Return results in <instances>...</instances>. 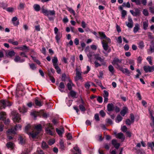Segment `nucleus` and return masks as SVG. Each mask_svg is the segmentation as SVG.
Segmentation results:
<instances>
[{
    "label": "nucleus",
    "mask_w": 154,
    "mask_h": 154,
    "mask_svg": "<svg viewBox=\"0 0 154 154\" xmlns=\"http://www.w3.org/2000/svg\"><path fill=\"white\" fill-rule=\"evenodd\" d=\"M42 128L41 125L40 124L35 126L34 128L33 126L28 124L26 126L25 130L27 134L34 138L39 133Z\"/></svg>",
    "instance_id": "f257e3e1"
},
{
    "label": "nucleus",
    "mask_w": 154,
    "mask_h": 154,
    "mask_svg": "<svg viewBox=\"0 0 154 154\" xmlns=\"http://www.w3.org/2000/svg\"><path fill=\"white\" fill-rule=\"evenodd\" d=\"M42 12L44 15L48 17V19L50 20H53L52 17H50V16H54L55 14V12L54 10H48L45 9L44 7L42 8Z\"/></svg>",
    "instance_id": "f03ea898"
},
{
    "label": "nucleus",
    "mask_w": 154,
    "mask_h": 154,
    "mask_svg": "<svg viewBox=\"0 0 154 154\" xmlns=\"http://www.w3.org/2000/svg\"><path fill=\"white\" fill-rule=\"evenodd\" d=\"M12 103L8 100H1L0 101V109H5L6 106H10Z\"/></svg>",
    "instance_id": "7ed1b4c3"
},
{
    "label": "nucleus",
    "mask_w": 154,
    "mask_h": 154,
    "mask_svg": "<svg viewBox=\"0 0 154 154\" xmlns=\"http://www.w3.org/2000/svg\"><path fill=\"white\" fill-rule=\"evenodd\" d=\"M45 131L47 134L53 136L54 135L55 131L53 126L50 123L47 125Z\"/></svg>",
    "instance_id": "20e7f679"
},
{
    "label": "nucleus",
    "mask_w": 154,
    "mask_h": 154,
    "mask_svg": "<svg viewBox=\"0 0 154 154\" xmlns=\"http://www.w3.org/2000/svg\"><path fill=\"white\" fill-rule=\"evenodd\" d=\"M122 60L121 59H119L117 57H115L113 59L112 61V64L113 66H116V68L118 69H119L120 67H121L119 64L122 63Z\"/></svg>",
    "instance_id": "39448f33"
},
{
    "label": "nucleus",
    "mask_w": 154,
    "mask_h": 154,
    "mask_svg": "<svg viewBox=\"0 0 154 154\" xmlns=\"http://www.w3.org/2000/svg\"><path fill=\"white\" fill-rule=\"evenodd\" d=\"M76 76L75 77V79L76 81H78L80 79H82V73L81 71L79 69L77 68L76 69Z\"/></svg>",
    "instance_id": "423d86ee"
},
{
    "label": "nucleus",
    "mask_w": 154,
    "mask_h": 154,
    "mask_svg": "<svg viewBox=\"0 0 154 154\" xmlns=\"http://www.w3.org/2000/svg\"><path fill=\"white\" fill-rule=\"evenodd\" d=\"M13 114L12 118L14 122H19L20 119V115L16 112L13 111Z\"/></svg>",
    "instance_id": "0eeeda50"
},
{
    "label": "nucleus",
    "mask_w": 154,
    "mask_h": 154,
    "mask_svg": "<svg viewBox=\"0 0 154 154\" xmlns=\"http://www.w3.org/2000/svg\"><path fill=\"white\" fill-rule=\"evenodd\" d=\"M21 126L20 124L17 125L14 127H12L11 129H9L8 133L16 134V131L20 129Z\"/></svg>",
    "instance_id": "6e6552de"
},
{
    "label": "nucleus",
    "mask_w": 154,
    "mask_h": 154,
    "mask_svg": "<svg viewBox=\"0 0 154 154\" xmlns=\"http://www.w3.org/2000/svg\"><path fill=\"white\" fill-rule=\"evenodd\" d=\"M131 13L134 17L140 16L141 14V10L140 8H135L134 11L132 10H130Z\"/></svg>",
    "instance_id": "1a4fd4ad"
},
{
    "label": "nucleus",
    "mask_w": 154,
    "mask_h": 154,
    "mask_svg": "<svg viewBox=\"0 0 154 154\" xmlns=\"http://www.w3.org/2000/svg\"><path fill=\"white\" fill-rule=\"evenodd\" d=\"M143 69L146 72H152L154 71V66H145L143 67Z\"/></svg>",
    "instance_id": "9d476101"
},
{
    "label": "nucleus",
    "mask_w": 154,
    "mask_h": 154,
    "mask_svg": "<svg viewBox=\"0 0 154 154\" xmlns=\"http://www.w3.org/2000/svg\"><path fill=\"white\" fill-rule=\"evenodd\" d=\"M94 58L97 60H98L102 63V65H105L106 62H104V58H102L99 54H96L94 55Z\"/></svg>",
    "instance_id": "9b49d317"
},
{
    "label": "nucleus",
    "mask_w": 154,
    "mask_h": 154,
    "mask_svg": "<svg viewBox=\"0 0 154 154\" xmlns=\"http://www.w3.org/2000/svg\"><path fill=\"white\" fill-rule=\"evenodd\" d=\"M128 22H125V23L126 26L129 28H131L133 26V22L132 18L130 17H128Z\"/></svg>",
    "instance_id": "f8f14e48"
},
{
    "label": "nucleus",
    "mask_w": 154,
    "mask_h": 154,
    "mask_svg": "<svg viewBox=\"0 0 154 154\" xmlns=\"http://www.w3.org/2000/svg\"><path fill=\"white\" fill-rule=\"evenodd\" d=\"M119 69L123 73L125 74L126 75L129 76L130 74V71L127 68H123L122 67H120Z\"/></svg>",
    "instance_id": "ddd939ff"
},
{
    "label": "nucleus",
    "mask_w": 154,
    "mask_h": 154,
    "mask_svg": "<svg viewBox=\"0 0 154 154\" xmlns=\"http://www.w3.org/2000/svg\"><path fill=\"white\" fill-rule=\"evenodd\" d=\"M35 103L36 106L39 107L42 106L43 104L42 102L41 101V100L37 97L35 98Z\"/></svg>",
    "instance_id": "4468645a"
},
{
    "label": "nucleus",
    "mask_w": 154,
    "mask_h": 154,
    "mask_svg": "<svg viewBox=\"0 0 154 154\" xmlns=\"http://www.w3.org/2000/svg\"><path fill=\"white\" fill-rule=\"evenodd\" d=\"M114 106L112 103H109L107 106V110L108 112H112L114 109Z\"/></svg>",
    "instance_id": "2eb2a0df"
},
{
    "label": "nucleus",
    "mask_w": 154,
    "mask_h": 154,
    "mask_svg": "<svg viewBox=\"0 0 154 154\" xmlns=\"http://www.w3.org/2000/svg\"><path fill=\"white\" fill-rule=\"evenodd\" d=\"M112 143L115 147L118 149L120 146V144L118 143L116 140L113 139L112 141Z\"/></svg>",
    "instance_id": "dca6fc26"
},
{
    "label": "nucleus",
    "mask_w": 154,
    "mask_h": 154,
    "mask_svg": "<svg viewBox=\"0 0 154 154\" xmlns=\"http://www.w3.org/2000/svg\"><path fill=\"white\" fill-rule=\"evenodd\" d=\"M65 85L64 83L61 82L59 84L58 87V89L62 92H64Z\"/></svg>",
    "instance_id": "f3484780"
},
{
    "label": "nucleus",
    "mask_w": 154,
    "mask_h": 154,
    "mask_svg": "<svg viewBox=\"0 0 154 154\" xmlns=\"http://www.w3.org/2000/svg\"><path fill=\"white\" fill-rule=\"evenodd\" d=\"M128 111V109L127 107L124 106L120 112V114L122 116H124Z\"/></svg>",
    "instance_id": "a211bd4d"
},
{
    "label": "nucleus",
    "mask_w": 154,
    "mask_h": 154,
    "mask_svg": "<svg viewBox=\"0 0 154 154\" xmlns=\"http://www.w3.org/2000/svg\"><path fill=\"white\" fill-rule=\"evenodd\" d=\"M14 60L16 62H19L20 63H22L25 60L24 59H21L20 57L18 56H16Z\"/></svg>",
    "instance_id": "6ab92c4d"
},
{
    "label": "nucleus",
    "mask_w": 154,
    "mask_h": 154,
    "mask_svg": "<svg viewBox=\"0 0 154 154\" xmlns=\"http://www.w3.org/2000/svg\"><path fill=\"white\" fill-rule=\"evenodd\" d=\"M68 96L69 97L70 96L73 98H77V93L74 91L71 90L68 94Z\"/></svg>",
    "instance_id": "aec40b11"
},
{
    "label": "nucleus",
    "mask_w": 154,
    "mask_h": 154,
    "mask_svg": "<svg viewBox=\"0 0 154 154\" xmlns=\"http://www.w3.org/2000/svg\"><path fill=\"white\" fill-rule=\"evenodd\" d=\"M73 154H80L81 151L79 148L77 146H75L73 148Z\"/></svg>",
    "instance_id": "412c9836"
},
{
    "label": "nucleus",
    "mask_w": 154,
    "mask_h": 154,
    "mask_svg": "<svg viewBox=\"0 0 154 154\" xmlns=\"http://www.w3.org/2000/svg\"><path fill=\"white\" fill-rule=\"evenodd\" d=\"M69 82L67 84V86L68 89L69 90H72V86L74 85L72 83V81L70 79L69 80Z\"/></svg>",
    "instance_id": "4be33fe9"
},
{
    "label": "nucleus",
    "mask_w": 154,
    "mask_h": 154,
    "mask_svg": "<svg viewBox=\"0 0 154 154\" xmlns=\"http://www.w3.org/2000/svg\"><path fill=\"white\" fill-rule=\"evenodd\" d=\"M148 21L147 20H145L143 21V29L145 30L147 29L148 26Z\"/></svg>",
    "instance_id": "5701e85b"
},
{
    "label": "nucleus",
    "mask_w": 154,
    "mask_h": 154,
    "mask_svg": "<svg viewBox=\"0 0 154 154\" xmlns=\"http://www.w3.org/2000/svg\"><path fill=\"white\" fill-rule=\"evenodd\" d=\"M6 118V115L5 112H0V119L5 121Z\"/></svg>",
    "instance_id": "b1692460"
},
{
    "label": "nucleus",
    "mask_w": 154,
    "mask_h": 154,
    "mask_svg": "<svg viewBox=\"0 0 154 154\" xmlns=\"http://www.w3.org/2000/svg\"><path fill=\"white\" fill-rule=\"evenodd\" d=\"M116 136L117 138H119L121 140H124L125 139L124 134L122 133H119L116 134Z\"/></svg>",
    "instance_id": "393cba45"
},
{
    "label": "nucleus",
    "mask_w": 154,
    "mask_h": 154,
    "mask_svg": "<svg viewBox=\"0 0 154 154\" xmlns=\"http://www.w3.org/2000/svg\"><path fill=\"white\" fill-rule=\"evenodd\" d=\"M138 47L140 49H143L145 46L144 43L143 41H140L137 43Z\"/></svg>",
    "instance_id": "a878e982"
},
{
    "label": "nucleus",
    "mask_w": 154,
    "mask_h": 154,
    "mask_svg": "<svg viewBox=\"0 0 154 154\" xmlns=\"http://www.w3.org/2000/svg\"><path fill=\"white\" fill-rule=\"evenodd\" d=\"M33 8L36 11H39L41 7L38 4H35L33 5Z\"/></svg>",
    "instance_id": "bb28decb"
},
{
    "label": "nucleus",
    "mask_w": 154,
    "mask_h": 154,
    "mask_svg": "<svg viewBox=\"0 0 154 154\" xmlns=\"http://www.w3.org/2000/svg\"><path fill=\"white\" fill-rule=\"evenodd\" d=\"M6 146L8 148H10L12 149H13L14 146V144L11 142H8L6 144Z\"/></svg>",
    "instance_id": "cd10ccee"
},
{
    "label": "nucleus",
    "mask_w": 154,
    "mask_h": 154,
    "mask_svg": "<svg viewBox=\"0 0 154 154\" xmlns=\"http://www.w3.org/2000/svg\"><path fill=\"white\" fill-rule=\"evenodd\" d=\"M102 44L103 49L105 51H107L109 47L108 44H107V43H106V42H104V41L102 42Z\"/></svg>",
    "instance_id": "c85d7f7f"
},
{
    "label": "nucleus",
    "mask_w": 154,
    "mask_h": 154,
    "mask_svg": "<svg viewBox=\"0 0 154 154\" xmlns=\"http://www.w3.org/2000/svg\"><path fill=\"white\" fill-rule=\"evenodd\" d=\"M19 49L21 51H25L26 52H28L29 50V48L26 45H23L22 46L20 47Z\"/></svg>",
    "instance_id": "c756f323"
},
{
    "label": "nucleus",
    "mask_w": 154,
    "mask_h": 154,
    "mask_svg": "<svg viewBox=\"0 0 154 154\" xmlns=\"http://www.w3.org/2000/svg\"><path fill=\"white\" fill-rule=\"evenodd\" d=\"M55 39L57 41V42H58L60 38H61L62 35V34L59 32L57 34H56Z\"/></svg>",
    "instance_id": "7c9ffc66"
},
{
    "label": "nucleus",
    "mask_w": 154,
    "mask_h": 154,
    "mask_svg": "<svg viewBox=\"0 0 154 154\" xmlns=\"http://www.w3.org/2000/svg\"><path fill=\"white\" fill-rule=\"evenodd\" d=\"M56 131L58 134L60 136H62V134L64 132V129L63 128H62V129H59L58 128H56Z\"/></svg>",
    "instance_id": "2f4dec72"
},
{
    "label": "nucleus",
    "mask_w": 154,
    "mask_h": 154,
    "mask_svg": "<svg viewBox=\"0 0 154 154\" xmlns=\"http://www.w3.org/2000/svg\"><path fill=\"white\" fill-rule=\"evenodd\" d=\"M148 148H150L152 151L154 150V142H149L148 143Z\"/></svg>",
    "instance_id": "473e14b6"
},
{
    "label": "nucleus",
    "mask_w": 154,
    "mask_h": 154,
    "mask_svg": "<svg viewBox=\"0 0 154 154\" xmlns=\"http://www.w3.org/2000/svg\"><path fill=\"white\" fill-rule=\"evenodd\" d=\"M41 147L43 149H46L48 148V146L47 143L44 141L42 143Z\"/></svg>",
    "instance_id": "72a5a7b5"
},
{
    "label": "nucleus",
    "mask_w": 154,
    "mask_h": 154,
    "mask_svg": "<svg viewBox=\"0 0 154 154\" xmlns=\"http://www.w3.org/2000/svg\"><path fill=\"white\" fill-rule=\"evenodd\" d=\"M15 54V52L14 51H8L7 56L11 57L14 56Z\"/></svg>",
    "instance_id": "f704fd0d"
},
{
    "label": "nucleus",
    "mask_w": 154,
    "mask_h": 154,
    "mask_svg": "<svg viewBox=\"0 0 154 154\" xmlns=\"http://www.w3.org/2000/svg\"><path fill=\"white\" fill-rule=\"evenodd\" d=\"M139 25L138 24H136L134 28V33H136L137 31L139 29Z\"/></svg>",
    "instance_id": "c9c22d12"
},
{
    "label": "nucleus",
    "mask_w": 154,
    "mask_h": 154,
    "mask_svg": "<svg viewBox=\"0 0 154 154\" xmlns=\"http://www.w3.org/2000/svg\"><path fill=\"white\" fill-rule=\"evenodd\" d=\"M9 129L7 131V137L8 139L9 140H11L13 138V135L12 134H13V133H8Z\"/></svg>",
    "instance_id": "e433bc0d"
},
{
    "label": "nucleus",
    "mask_w": 154,
    "mask_h": 154,
    "mask_svg": "<svg viewBox=\"0 0 154 154\" xmlns=\"http://www.w3.org/2000/svg\"><path fill=\"white\" fill-rule=\"evenodd\" d=\"M150 50L148 51V52L149 53H152L154 52V44H152L149 47Z\"/></svg>",
    "instance_id": "4c0bfd02"
},
{
    "label": "nucleus",
    "mask_w": 154,
    "mask_h": 154,
    "mask_svg": "<svg viewBox=\"0 0 154 154\" xmlns=\"http://www.w3.org/2000/svg\"><path fill=\"white\" fill-rule=\"evenodd\" d=\"M52 62L54 66L58 65L57 63L58 62V60L56 57H54L53 59L52 60Z\"/></svg>",
    "instance_id": "58836bf2"
},
{
    "label": "nucleus",
    "mask_w": 154,
    "mask_h": 154,
    "mask_svg": "<svg viewBox=\"0 0 154 154\" xmlns=\"http://www.w3.org/2000/svg\"><path fill=\"white\" fill-rule=\"evenodd\" d=\"M99 33L101 39H103L106 38V37L104 32H99Z\"/></svg>",
    "instance_id": "ea45409f"
},
{
    "label": "nucleus",
    "mask_w": 154,
    "mask_h": 154,
    "mask_svg": "<svg viewBox=\"0 0 154 154\" xmlns=\"http://www.w3.org/2000/svg\"><path fill=\"white\" fill-rule=\"evenodd\" d=\"M122 117L119 115H118L116 117V122L119 123L122 119Z\"/></svg>",
    "instance_id": "a19ab883"
},
{
    "label": "nucleus",
    "mask_w": 154,
    "mask_h": 154,
    "mask_svg": "<svg viewBox=\"0 0 154 154\" xmlns=\"http://www.w3.org/2000/svg\"><path fill=\"white\" fill-rule=\"evenodd\" d=\"M60 148L62 150H64L65 149V147L64 145L63 142L62 140H61L60 142Z\"/></svg>",
    "instance_id": "79ce46f5"
},
{
    "label": "nucleus",
    "mask_w": 154,
    "mask_h": 154,
    "mask_svg": "<svg viewBox=\"0 0 154 154\" xmlns=\"http://www.w3.org/2000/svg\"><path fill=\"white\" fill-rule=\"evenodd\" d=\"M25 4L22 2L20 3L18 7V9H23L24 8Z\"/></svg>",
    "instance_id": "37998d69"
},
{
    "label": "nucleus",
    "mask_w": 154,
    "mask_h": 154,
    "mask_svg": "<svg viewBox=\"0 0 154 154\" xmlns=\"http://www.w3.org/2000/svg\"><path fill=\"white\" fill-rule=\"evenodd\" d=\"M108 69L109 71L112 73L113 74L114 72V69L112 65H110L108 67Z\"/></svg>",
    "instance_id": "c03bdc74"
},
{
    "label": "nucleus",
    "mask_w": 154,
    "mask_h": 154,
    "mask_svg": "<svg viewBox=\"0 0 154 154\" xmlns=\"http://www.w3.org/2000/svg\"><path fill=\"white\" fill-rule=\"evenodd\" d=\"M31 57L34 61L38 65H40L41 64V63L40 61L37 59L35 57H34L32 56H31Z\"/></svg>",
    "instance_id": "a18cd8bd"
},
{
    "label": "nucleus",
    "mask_w": 154,
    "mask_h": 154,
    "mask_svg": "<svg viewBox=\"0 0 154 154\" xmlns=\"http://www.w3.org/2000/svg\"><path fill=\"white\" fill-rule=\"evenodd\" d=\"M54 67L56 70L57 73L58 74H60L61 71V70L58 66V65L54 66Z\"/></svg>",
    "instance_id": "49530a36"
},
{
    "label": "nucleus",
    "mask_w": 154,
    "mask_h": 154,
    "mask_svg": "<svg viewBox=\"0 0 154 154\" xmlns=\"http://www.w3.org/2000/svg\"><path fill=\"white\" fill-rule=\"evenodd\" d=\"M30 68L32 70H35L36 67L34 63L29 64Z\"/></svg>",
    "instance_id": "de8ad7c7"
},
{
    "label": "nucleus",
    "mask_w": 154,
    "mask_h": 154,
    "mask_svg": "<svg viewBox=\"0 0 154 154\" xmlns=\"http://www.w3.org/2000/svg\"><path fill=\"white\" fill-rule=\"evenodd\" d=\"M105 40H103L102 42H106V43H107V44H109L110 43H111V40L110 39L108 38L107 37H106V38H105Z\"/></svg>",
    "instance_id": "09e8293b"
},
{
    "label": "nucleus",
    "mask_w": 154,
    "mask_h": 154,
    "mask_svg": "<svg viewBox=\"0 0 154 154\" xmlns=\"http://www.w3.org/2000/svg\"><path fill=\"white\" fill-rule=\"evenodd\" d=\"M147 60L149 62V64L150 65H152V57L151 56H148L146 58Z\"/></svg>",
    "instance_id": "8fccbe9b"
},
{
    "label": "nucleus",
    "mask_w": 154,
    "mask_h": 154,
    "mask_svg": "<svg viewBox=\"0 0 154 154\" xmlns=\"http://www.w3.org/2000/svg\"><path fill=\"white\" fill-rule=\"evenodd\" d=\"M79 108L80 109L82 112H84L85 111L86 109L85 107L82 104H80L79 105Z\"/></svg>",
    "instance_id": "3c124183"
},
{
    "label": "nucleus",
    "mask_w": 154,
    "mask_h": 154,
    "mask_svg": "<svg viewBox=\"0 0 154 154\" xmlns=\"http://www.w3.org/2000/svg\"><path fill=\"white\" fill-rule=\"evenodd\" d=\"M122 6L123 7H126L128 8H130L131 7L130 4L129 2H127V3L124 2L123 3Z\"/></svg>",
    "instance_id": "603ef678"
},
{
    "label": "nucleus",
    "mask_w": 154,
    "mask_h": 154,
    "mask_svg": "<svg viewBox=\"0 0 154 154\" xmlns=\"http://www.w3.org/2000/svg\"><path fill=\"white\" fill-rule=\"evenodd\" d=\"M67 10L71 13L73 15H75V12L72 8H68Z\"/></svg>",
    "instance_id": "864d4df0"
},
{
    "label": "nucleus",
    "mask_w": 154,
    "mask_h": 154,
    "mask_svg": "<svg viewBox=\"0 0 154 154\" xmlns=\"http://www.w3.org/2000/svg\"><path fill=\"white\" fill-rule=\"evenodd\" d=\"M95 82L97 84V85H98L101 87H103L101 82L98 79H95Z\"/></svg>",
    "instance_id": "5fc2aeb1"
},
{
    "label": "nucleus",
    "mask_w": 154,
    "mask_h": 154,
    "mask_svg": "<svg viewBox=\"0 0 154 154\" xmlns=\"http://www.w3.org/2000/svg\"><path fill=\"white\" fill-rule=\"evenodd\" d=\"M94 63L95 64V67L96 68H97L98 67L101 66L102 65V63L101 64L99 63L97 60L95 61Z\"/></svg>",
    "instance_id": "6e6d98bb"
},
{
    "label": "nucleus",
    "mask_w": 154,
    "mask_h": 154,
    "mask_svg": "<svg viewBox=\"0 0 154 154\" xmlns=\"http://www.w3.org/2000/svg\"><path fill=\"white\" fill-rule=\"evenodd\" d=\"M55 143V140L54 139H51L49 140L48 142V144L50 145H51Z\"/></svg>",
    "instance_id": "4d7b16f0"
},
{
    "label": "nucleus",
    "mask_w": 154,
    "mask_h": 154,
    "mask_svg": "<svg viewBox=\"0 0 154 154\" xmlns=\"http://www.w3.org/2000/svg\"><path fill=\"white\" fill-rule=\"evenodd\" d=\"M143 14L145 16H147L149 15V13L147 10L146 9H144L143 12Z\"/></svg>",
    "instance_id": "13d9d810"
},
{
    "label": "nucleus",
    "mask_w": 154,
    "mask_h": 154,
    "mask_svg": "<svg viewBox=\"0 0 154 154\" xmlns=\"http://www.w3.org/2000/svg\"><path fill=\"white\" fill-rule=\"evenodd\" d=\"M126 14V11L125 10H122V17L123 18H124Z\"/></svg>",
    "instance_id": "bf43d9fd"
},
{
    "label": "nucleus",
    "mask_w": 154,
    "mask_h": 154,
    "mask_svg": "<svg viewBox=\"0 0 154 154\" xmlns=\"http://www.w3.org/2000/svg\"><path fill=\"white\" fill-rule=\"evenodd\" d=\"M100 115L103 117L105 116L106 113L103 110H101L100 112Z\"/></svg>",
    "instance_id": "052dcab7"
},
{
    "label": "nucleus",
    "mask_w": 154,
    "mask_h": 154,
    "mask_svg": "<svg viewBox=\"0 0 154 154\" xmlns=\"http://www.w3.org/2000/svg\"><path fill=\"white\" fill-rule=\"evenodd\" d=\"M117 41L119 44L122 43V37L121 36H119L117 39Z\"/></svg>",
    "instance_id": "680f3d73"
},
{
    "label": "nucleus",
    "mask_w": 154,
    "mask_h": 154,
    "mask_svg": "<svg viewBox=\"0 0 154 154\" xmlns=\"http://www.w3.org/2000/svg\"><path fill=\"white\" fill-rule=\"evenodd\" d=\"M97 100L100 103H101L103 101V98L99 96L97 98Z\"/></svg>",
    "instance_id": "e2e57ef3"
},
{
    "label": "nucleus",
    "mask_w": 154,
    "mask_h": 154,
    "mask_svg": "<svg viewBox=\"0 0 154 154\" xmlns=\"http://www.w3.org/2000/svg\"><path fill=\"white\" fill-rule=\"evenodd\" d=\"M103 97H108L109 96V93L106 90L104 91Z\"/></svg>",
    "instance_id": "0e129e2a"
},
{
    "label": "nucleus",
    "mask_w": 154,
    "mask_h": 154,
    "mask_svg": "<svg viewBox=\"0 0 154 154\" xmlns=\"http://www.w3.org/2000/svg\"><path fill=\"white\" fill-rule=\"evenodd\" d=\"M74 43L76 45H78L79 44V39L77 38H75L74 40Z\"/></svg>",
    "instance_id": "69168bd1"
},
{
    "label": "nucleus",
    "mask_w": 154,
    "mask_h": 154,
    "mask_svg": "<svg viewBox=\"0 0 154 154\" xmlns=\"http://www.w3.org/2000/svg\"><path fill=\"white\" fill-rule=\"evenodd\" d=\"M130 119L132 123H133L134 121V115L132 113L130 114Z\"/></svg>",
    "instance_id": "338daca9"
},
{
    "label": "nucleus",
    "mask_w": 154,
    "mask_h": 154,
    "mask_svg": "<svg viewBox=\"0 0 154 154\" xmlns=\"http://www.w3.org/2000/svg\"><path fill=\"white\" fill-rule=\"evenodd\" d=\"M87 25V24L85 23L84 21H83L82 22L81 26L83 28H86Z\"/></svg>",
    "instance_id": "774afa93"
}]
</instances>
